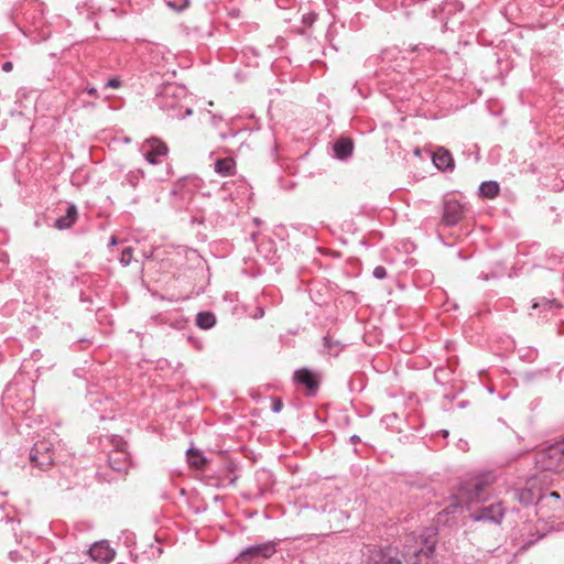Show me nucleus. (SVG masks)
<instances>
[{"instance_id": "32", "label": "nucleus", "mask_w": 564, "mask_h": 564, "mask_svg": "<svg viewBox=\"0 0 564 564\" xmlns=\"http://www.w3.org/2000/svg\"><path fill=\"white\" fill-rule=\"evenodd\" d=\"M351 441H352V442H358V441H359V437H358L357 435H354V436H351Z\"/></svg>"}, {"instance_id": "11", "label": "nucleus", "mask_w": 564, "mask_h": 564, "mask_svg": "<svg viewBox=\"0 0 564 564\" xmlns=\"http://www.w3.org/2000/svg\"><path fill=\"white\" fill-rule=\"evenodd\" d=\"M464 213V207L456 200H447L444 205L443 220L448 226L456 225Z\"/></svg>"}, {"instance_id": "27", "label": "nucleus", "mask_w": 564, "mask_h": 564, "mask_svg": "<svg viewBox=\"0 0 564 564\" xmlns=\"http://www.w3.org/2000/svg\"><path fill=\"white\" fill-rule=\"evenodd\" d=\"M549 497H551V498H554V499L558 500V499H560V494H558V492H556V491H552V492H550Z\"/></svg>"}, {"instance_id": "15", "label": "nucleus", "mask_w": 564, "mask_h": 564, "mask_svg": "<svg viewBox=\"0 0 564 564\" xmlns=\"http://www.w3.org/2000/svg\"><path fill=\"white\" fill-rule=\"evenodd\" d=\"M236 163L232 158L219 159L215 163V171L219 175L226 177L235 174Z\"/></svg>"}, {"instance_id": "9", "label": "nucleus", "mask_w": 564, "mask_h": 564, "mask_svg": "<svg viewBox=\"0 0 564 564\" xmlns=\"http://www.w3.org/2000/svg\"><path fill=\"white\" fill-rule=\"evenodd\" d=\"M503 514L505 510L501 503H492L471 513L470 517L474 521H488L499 523L503 518Z\"/></svg>"}, {"instance_id": "33", "label": "nucleus", "mask_w": 564, "mask_h": 564, "mask_svg": "<svg viewBox=\"0 0 564 564\" xmlns=\"http://www.w3.org/2000/svg\"><path fill=\"white\" fill-rule=\"evenodd\" d=\"M539 306H541V303H539V302H535V303L533 304V307H534V308H535V307H539Z\"/></svg>"}, {"instance_id": "2", "label": "nucleus", "mask_w": 564, "mask_h": 564, "mask_svg": "<svg viewBox=\"0 0 564 564\" xmlns=\"http://www.w3.org/2000/svg\"><path fill=\"white\" fill-rule=\"evenodd\" d=\"M487 486V481L476 477L463 482L456 495V502L451 503L446 507L447 513L454 512L462 502L470 503L473 501L480 500L482 498L484 490Z\"/></svg>"}, {"instance_id": "4", "label": "nucleus", "mask_w": 564, "mask_h": 564, "mask_svg": "<svg viewBox=\"0 0 564 564\" xmlns=\"http://www.w3.org/2000/svg\"><path fill=\"white\" fill-rule=\"evenodd\" d=\"M405 554L398 546H372L368 549L365 564H403Z\"/></svg>"}, {"instance_id": "21", "label": "nucleus", "mask_w": 564, "mask_h": 564, "mask_svg": "<svg viewBox=\"0 0 564 564\" xmlns=\"http://www.w3.org/2000/svg\"><path fill=\"white\" fill-rule=\"evenodd\" d=\"M325 348L328 354L337 356L341 349L340 343L338 340H333L329 336L324 337Z\"/></svg>"}, {"instance_id": "25", "label": "nucleus", "mask_w": 564, "mask_h": 564, "mask_svg": "<svg viewBox=\"0 0 564 564\" xmlns=\"http://www.w3.org/2000/svg\"><path fill=\"white\" fill-rule=\"evenodd\" d=\"M282 409V402L280 400H275L272 405L273 412H280Z\"/></svg>"}, {"instance_id": "5", "label": "nucleus", "mask_w": 564, "mask_h": 564, "mask_svg": "<svg viewBox=\"0 0 564 564\" xmlns=\"http://www.w3.org/2000/svg\"><path fill=\"white\" fill-rule=\"evenodd\" d=\"M31 463L44 470L54 463V446L47 440L36 442L30 451Z\"/></svg>"}, {"instance_id": "6", "label": "nucleus", "mask_w": 564, "mask_h": 564, "mask_svg": "<svg viewBox=\"0 0 564 564\" xmlns=\"http://www.w3.org/2000/svg\"><path fill=\"white\" fill-rule=\"evenodd\" d=\"M514 495L518 501L524 506L539 503L546 498L536 475L529 478L524 488L516 490Z\"/></svg>"}, {"instance_id": "18", "label": "nucleus", "mask_w": 564, "mask_h": 564, "mask_svg": "<svg viewBox=\"0 0 564 564\" xmlns=\"http://www.w3.org/2000/svg\"><path fill=\"white\" fill-rule=\"evenodd\" d=\"M77 209L75 206H69L66 210V215L56 219V227L58 229L69 228L76 220Z\"/></svg>"}, {"instance_id": "13", "label": "nucleus", "mask_w": 564, "mask_h": 564, "mask_svg": "<svg viewBox=\"0 0 564 564\" xmlns=\"http://www.w3.org/2000/svg\"><path fill=\"white\" fill-rule=\"evenodd\" d=\"M294 379L299 383L305 386L310 392L314 393L317 390L318 382L315 375L306 368L295 371Z\"/></svg>"}, {"instance_id": "16", "label": "nucleus", "mask_w": 564, "mask_h": 564, "mask_svg": "<svg viewBox=\"0 0 564 564\" xmlns=\"http://www.w3.org/2000/svg\"><path fill=\"white\" fill-rule=\"evenodd\" d=\"M354 150V144L351 140L341 138L334 144V151L338 159H346L351 155Z\"/></svg>"}, {"instance_id": "14", "label": "nucleus", "mask_w": 564, "mask_h": 564, "mask_svg": "<svg viewBox=\"0 0 564 564\" xmlns=\"http://www.w3.org/2000/svg\"><path fill=\"white\" fill-rule=\"evenodd\" d=\"M109 465L112 469L122 471L127 470L129 465V456L123 451H113L109 455Z\"/></svg>"}, {"instance_id": "30", "label": "nucleus", "mask_w": 564, "mask_h": 564, "mask_svg": "<svg viewBox=\"0 0 564 564\" xmlns=\"http://www.w3.org/2000/svg\"><path fill=\"white\" fill-rule=\"evenodd\" d=\"M174 88L173 87H167L164 91V96H169V95H173V93L171 90H173Z\"/></svg>"}, {"instance_id": "26", "label": "nucleus", "mask_w": 564, "mask_h": 564, "mask_svg": "<svg viewBox=\"0 0 564 564\" xmlns=\"http://www.w3.org/2000/svg\"><path fill=\"white\" fill-rule=\"evenodd\" d=\"M13 68V64L11 62H6L2 64V70L6 73L11 72Z\"/></svg>"}, {"instance_id": "20", "label": "nucleus", "mask_w": 564, "mask_h": 564, "mask_svg": "<svg viewBox=\"0 0 564 564\" xmlns=\"http://www.w3.org/2000/svg\"><path fill=\"white\" fill-rule=\"evenodd\" d=\"M499 185L496 182H484L479 186V193L484 197L494 198L498 195Z\"/></svg>"}, {"instance_id": "7", "label": "nucleus", "mask_w": 564, "mask_h": 564, "mask_svg": "<svg viewBox=\"0 0 564 564\" xmlns=\"http://www.w3.org/2000/svg\"><path fill=\"white\" fill-rule=\"evenodd\" d=\"M275 550V543L274 542H265L257 545H251L246 549H243L238 556L236 557V561L242 562V563H251L256 558H269L274 553Z\"/></svg>"}, {"instance_id": "22", "label": "nucleus", "mask_w": 564, "mask_h": 564, "mask_svg": "<svg viewBox=\"0 0 564 564\" xmlns=\"http://www.w3.org/2000/svg\"><path fill=\"white\" fill-rule=\"evenodd\" d=\"M133 249L131 247H127L122 250L120 256V263L126 267L132 261Z\"/></svg>"}, {"instance_id": "28", "label": "nucleus", "mask_w": 564, "mask_h": 564, "mask_svg": "<svg viewBox=\"0 0 564 564\" xmlns=\"http://www.w3.org/2000/svg\"><path fill=\"white\" fill-rule=\"evenodd\" d=\"M109 245H110V246H117V245H118V240H117V238H116L115 236H112V237L110 238V242H109Z\"/></svg>"}, {"instance_id": "10", "label": "nucleus", "mask_w": 564, "mask_h": 564, "mask_svg": "<svg viewBox=\"0 0 564 564\" xmlns=\"http://www.w3.org/2000/svg\"><path fill=\"white\" fill-rule=\"evenodd\" d=\"M88 554L93 561L108 564L115 558L116 551L110 547L107 541H99L91 545Z\"/></svg>"}, {"instance_id": "17", "label": "nucleus", "mask_w": 564, "mask_h": 564, "mask_svg": "<svg viewBox=\"0 0 564 564\" xmlns=\"http://www.w3.org/2000/svg\"><path fill=\"white\" fill-rule=\"evenodd\" d=\"M186 455H187L188 464L192 467H194L196 469H203L205 467L207 459L198 449L188 448L186 451Z\"/></svg>"}, {"instance_id": "12", "label": "nucleus", "mask_w": 564, "mask_h": 564, "mask_svg": "<svg viewBox=\"0 0 564 564\" xmlns=\"http://www.w3.org/2000/svg\"><path fill=\"white\" fill-rule=\"evenodd\" d=\"M433 163L441 171H452L454 169V159L449 151L444 148L437 149L433 153Z\"/></svg>"}, {"instance_id": "8", "label": "nucleus", "mask_w": 564, "mask_h": 564, "mask_svg": "<svg viewBox=\"0 0 564 564\" xmlns=\"http://www.w3.org/2000/svg\"><path fill=\"white\" fill-rule=\"evenodd\" d=\"M142 152L150 164H158L160 156L167 154V145L158 138H150L142 144Z\"/></svg>"}, {"instance_id": "34", "label": "nucleus", "mask_w": 564, "mask_h": 564, "mask_svg": "<svg viewBox=\"0 0 564 564\" xmlns=\"http://www.w3.org/2000/svg\"><path fill=\"white\" fill-rule=\"evenodd\" d=\"M192 113V110L191 109H187L186 110V115L189 116Z\"/></svg>"}, {"instance_id": "31", "label": "nucleus", "mask_w": 564, "mask_h": 564, "mask_svg": "<svg viewBox=\"0 0 564 564\" xmlns=\"http://www.w3.org/2000/svg\"><path fill=\"white\" fill-rule=\"evenodd\" d=\"M555 303H556L555 300H547V301H545V305H550V306H552Z\"/></svg>"}, {"instance_id": "3", "label": "nucleus", "mask_w": 564, "mask_h": 564, "mask_svg": "<svg viewBox=\"0 0 564 564\" xmlns=\"http://www.w3.org/2000/svg\"><path fill=\"white\" fill-rule=\"evenodd\" d=\"M535 466L541 470L560 471L564 469V453L560 444L556 443L535 455Z\"/></svg>"}, {"instance_id": "1", "label": "nucleus", "mask_w": 564, "mask_h": 564, "mask_svg": "<svg viewBox=\"0 0 564 564\" xmlns=\"http://www.w3.org/2000/svg\"><path fill=\"white\" fill-rule=\"evenodd\" d=\"M434 552L435 540L432 536H420V539L410 536L402 551L409 564H432Z\"/></svg>"}, {"instance_id": "23", "label": "nucleus", "mask_w": 564, "mask_h": 564, "mask_svg": "<svg viewBox=\"0 0 564 564\" xmlns=\"http://www.w3.org/2000/svg\"><path fill=\"white\" fill-rule=\"evenodd\" d=\"M372 273H373V276H375L376 279H378V280H382V279H384V278L387 276V271H386V269H384L383 267H380V265H379V267H376V268L373 269V272H372Z\"/></svg>"}, {"instance_id": "35", "label": "nucleus", "mask_w": 564, "mask_h": 564, "mask_svg": "<svg viewBox=\"0 0 564 564\" xmlns=\"http://www.w3.org/2000/svg\"><path fill=\"white\" fill-rule=\"evenodd\" d=\"M187 6H188V0H185L184 7H187Z\"/></svg>"}, {"instance_id": "19", "label": "nucleus", "mask_w": 564, "mask_h": 564, "mask_svg": "<svg viewBox=\"0 0 564 564\" xmlns=\"http://www.w3.org/2000/svg\"><path fill=\"white\" fill-rule=\"evenodd\" d=\"M215 323H216V317L213 313L202 312V313H198L196 316V324L202 329H209L215 325Z\"/></svg>"}, {"instance_id": "29", "label": "nucleus", "mask_w": 564, "mask_h": 564, "mask_svg": "<svg viewBox=\"0 0 564 564\" xmlns=\"http://www.w3.org/2000/svg\"><path fill=\"white\" fill-rule=\"evenodd\" d=\"M87 93H88L89 95H91V96H97V90H96V88H94V87L89 88V89L87 90Z\"/></svg>"}, {"instance_id": "24", "label": "nucleus", "mask_w": 564, "mask_h": 564, "mask_svg": "<svg viewBox=\"0 0 564 564\" xmlns=\"http://www.w3.org/2000/svg\"><path fill=\"white\" fill-rule=\"evenodd\" d=\"M105 87L106 88H118V87H120V80L118 78H111L106 83Z\"/></svg>"}]
</instances>
